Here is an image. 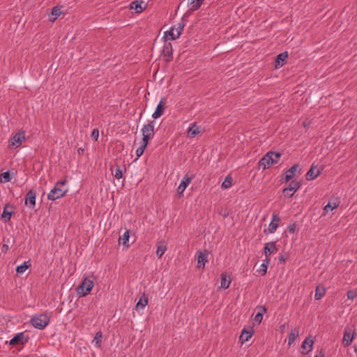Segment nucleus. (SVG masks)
Returning <instances> with one entry per match:
<instances>
[{
  "mask_svg": "<svg viewBox=\"0 0 357 357\" xmlns=\"http://www.w3.org/2000/svg\"><path fill=\"white\" fill-rule=\"evenodd\" d=\"M91 137L95 140L97 141L99 137V130L96 128L93 129L91 132Z\"/></svg>",
  "mask_w": 357,
  "mask_h": 357,
  "instance_id": "obj_43",
  "label": "nucleus"
},
{
  "mask_svg": "<svg viewBox=\"0 0 357 357\" xmlns=\"http://www.w3.org/2000/svg\"><path fill=\"white\" fill-rule=\"evenodd\" d=\"M12 212H8L6 211V208L3 209V213H2V218H6V220H10L11 216H12Z\"/></svg>",
  "mask_w": 357,
  "mask_h": 357,
  "instance_id": "obj_41",
  "label": "nucleus"
},
{
  "mask_svg": "<svg viewBox=\"0 0 357 357\" xmlns=\"http://www.w3.org/2000/svg\"><path fill=\"white\" fill-rule=\"evenodd\" d=\"M172 44L169 43H166L164 45L163 50H162L163 55L165 57H166V59H165L166 61H169L172 59Z\"/></svg>",
  "mask_w": 357,
  "mask_h": 357,
  "instance_id": "obj_24",
  "label": "nucleus"
},
{
  "mask_svg": "<svg viewBox=\"0 0 357 357\" xmlns=\"http://www.w3.org/2000/svg\"><path fill=\"white\" fill-rule=\"evenodd\" d=\"M321 174V170L317 166L312 165L306 174V179L311 181L315 179Z\"/></svg>",
  "mask_w": 357,
  "mask_h": 357,
  "instance_id": "obj_15",
  "label": "nucleus"
},
{
  "mask_svg": "<svg viewBox=\"0 0 357 357\" xmlns=\"http://www.w3.org/2000/svg\"><path fill=\"white\" fill-rule=\"evenodd\" d=\"M288 230L290 234H294L296 231V225L293 224L288 227Z\"/></svg>",
  "mask_w": 357,
  "mask_h": 357,
  "instance_id": "obj_45",
  "label": "nucleus"
},
{
  "mask_svg": "<svg viewBox=\"0 0 357 357\" xmlns=\"http://www.w3.org/2000/svg\"><path fill=\"white\" fill-rule=\"evenodd\" d=\"M146 146L147 145H145V144L142 142L140 146L137 148V149L136 150V155L137 158H139L144 153Z\"/></svg>",
  "mask_w": 357,
  "mask_h": 357,
  "instance_id": "obj_39",
  "label": "nucleus"
},
{
  "mask_svg": "<svg viewBox=\"0 0 357 357\" xmlns=\"http://www.w3.org/2000/svg\"><path fill=\"white\" fill-rule=\"evenodd\" d=\"M355 329L352 327L347 326L344 328L342 344L344 347H349L355 336Z\"/></svg>",
  "mask_w": 357,
  "mask_h": 357,
  "instance_id": "obj_8",
  "label": "nucleus"
},
{
  "mask_svg": "<svg viewBox=\"0 0 357 357\" xmlns=\"http://www.w3.org/2000/svg\"><path fill=\"white\" fill-rule=\"evenodd\" d=\"M27 340L25 338L24 333H20L16 334L10 341L9 344L10 345H16V344H24L26 343Z\"/></svg>",
  "mask_w": 357,
  "mask_h": 357,
  "instance_id": "obj_13",
  "label": "nucleus"
},
{
  "mask_svg": "<svg viewBox=\"0 0 357 357\" xmlns=\"http://www.w3.org/2000/svg\"><path fill=\"white\" fill-rule=\"evenodd\" d=\"M192 176H189L188 175H185L183 176L181 181V183L178 185V188L177 189V192L179 194V195H182L185 190L187 188V187L189 185V184L191 183L192 180Z\"/></svg>",
  "mask_w": 357,
  "mask_h": 357,
  "instance_id": "obj_10",
  "label": "nucleus"
},
{
  "mask_svg": "<svg viewBox=\"0 0 357 357\" xmlns=\"http://www.w3.org/2000/svg\"><path fill=\"white\" fill-rule=\"evenodd\" d=\"M298 167H299V165L296 164V165H293L291 168H289L288 170L286 171V172L284 174L285 182L289 181L291 179H292L294 177Z\"/></svg>",
  "mask_w": 357,
  "mask_h": 357,
  "instance_id": "obj_20",
  "label": "nucleus"
},
{
  "mask_svg": "<svg viewBox=\"0 0 357 357\" xmlns=\"http://www.w3.org/2000/svg\"><path fill=\"white\" fill-rule=\"evenodd\" d=\"M68 190L66 186V181H58L47 195V199L51 201L56 200L63 197L67 193Z\"/></svg>",
  "mask_w": 357,
  "mask_h": 357,
  "instance_id": "obj_1",
  "label": "nucleus"
},
{
  "mask_svg": "<svg viewBox=\"0 0 357 357\" xmlns=\"http://www.w3.org/2000/svg\"><path fill=\"white\" fill-rule=\"evenodd\" d=\"M61 13L62 12L61 10V8L60 7L54 6L52 9L50 20L51 21L56 20L61 15Z\"/></svg>",
  "mask_w": 357,
  "mask_h": 357,
  "instance_id": "obj_32",
  "label": "nucleus"
},
{
  "mask_svg": "<svg viewBox=\"0 0 357 357\" xmlns=\"http://www.w3.org/2000/svg\"><path fill=\"white\" fill-rule=\"evenodd\" d=\"M29 268V266L26 264V262H24L20 266H18L16 268V271L17 273L22 274L24 273L27 268Z\"/></svg>",
  "mask_w": 357,
  "mask_h": 357,
  "instance_id": "obj_38",
  "label": "nucleus"
},
{
  "mask_svg": "<svg viewBox=\"0 0 357 357\" xmlns=\"http://www.w3.org/2000/svg\"><path fill=\"white\" fill-rule=\"evenodd\" d=\"M208 253L206 251L205 252H202L201 251L197 252V268L199 269H204L207 262Z\"/></svg>",
  "mask_w": 357,
  "mask_h": 357,
  "instance_id": "obj_11",
  "label": "nucleus"
},
{
  "mask_svg": "<svg viewBox=\"0 0 357 357\" xmlns=\"http://www.w3.org/2000/svg\"><path fill=\"white\" fill-rule=\"evenodd\" d=\"M264 252L266 257H269L270 255L277 252L276 245L275 242H269L265 244Z\"/></svg>",
  "mask_w": 357,
  "mask_h": 357,
  "instance_id": "obj_19",
  "label": "nucleus"
},
{
  "mask_svg": "<svg viewBox=\"0 0 357 357\" xmlns=\"http://www.w3.org/2000/svg\"><path fill=\"white\" fill-rule=\"evenodd\" d=\"M231 283V279L230 277L227 275L226 274L222 273L221 275V284L220 287L222 289H227Z\"/></svg>",
  "mask_w": 357,
  "mask_h": 357,
  "instance_id": "obj_28",
  "label": "nucleus"
},
{
  "mask_svg": "<svg viewBox=\"0 0 357 357\" xmlns=\"http://www.w3.org/2000/svg\"><path fill=\"white\" fill-rule=\"evenodd\" d=\"M280 156L281 154L279 153L269 151L259 160V166L263 169L269 168L279 162Z\"/></svg>",
  "mask_w": 357,
  "mask_h": 357,
  "instance_id": "obj_2",
  "label": "nucleus"
},
{
  "mask_svg": "<svg viewBox=\"0 0 357 357\" xmlns=\"http://www.w3.org/2000/svg\"><path fill=\"white\" fill-rule=\"evenodd\" d=\"M94 286L93 281L85 278L77 288V293L81 296H85L89 294Z\"/></svg>",
  "mask_w": 357,
  "mask_h": 357,
  "instance_id": "obj_5",
  "label": "nucleus"
},
{
  "mask_svg": "<svg viewBox=\"0 0 357 357\" xmlns=\"http://www.w3.org/2000/svg\"><path fill=\"white\" fill-rule=\"evenodd\" d=\"M33 326L39 330L44 329L50 323V317L46 314L33 316L31 319Z\"/></svg>",
  "mask_w": 357,
  "mask_h": 357,
  "instance_id": "obj_3",
  "label": "nucleus"
},
{
  "mask_svg": "<svg viewBox=\"0 0 357 357\" xmlns=\"http://www.w3.org/2000/svg\"><path fill=\"white\" fill-rule=\"evenodd\" d=\"M298 335H299L298 328H296L292 329L291 331V332L289 333V335L288 337V344L291 345L295 342V340L298 337Z\"/></svg>",
  "mask_w": 357,
  "mask_h": 357,
  "instance_id": "obj_27",
  "label": "nucleus"
},
{
  "mask_svg": "<svg viewBox=\"0 0 357 357\" xmlns=\"http://www.w3.org/2000/svg\"><path fill=\"white\" fill-rule=\"evenodd\" d=\"M36 192L33 190L27 192L25 196V204L33 208L36 205Z\"/></svg>",
  "mask_w": 357,
  "mask_h": 357,
  "instance_id": "obj_12",
  "label": "nucleus"
},
{
  "mask_svg": "<svg viewBox=\"0 0 357 357\" xmlns=\"http://www.w3.org/2000/svg\"><path fill=\"white\" fill-rule=\"evenodd\" d=\"M280 221V216L276 213H273L272 215L271 222H270V224L268 225L269 233L272 234L276 231Z\"/></svg>",
  "mask_w": 357,
  "mask_h": 357,
  "instance_id": "obj_16",
  "label": "nucleus"
},
{
  "mask_svg": "<svg viewBox=\"0 0 357 357\" xmlns=\"http://www.w3.org/2000/svg\"><path fill=\"white\" fill-rule=\"evenodd\" d=\"M200 132V128L196 125L195 123L190 124L188 130V136L189 137H195Z\"/></svg>",
  "mask_w": 357,
  "mask_h": 357,
  "instance_id": "obj_25",
  "label": "nucleus"
},
{
  "mask_svg": "<svg viewBox=\"0 0 357 357\" xmlns=\"http://www.w3.org/2000/svg\"><path fill=\"white\" fill-rule=\"evenodd\" d=\"M164 104H165V99L162 98L160 100V101L159 102V103L158 104L155 112L152 114L153 119H158L159 117H160L162 115H163L164 112H165Z\"/></svg>",
  "mask_w": 357,
  "mask_h": 357,
  "instance_id": "obj_14",
  "label": "nucleus"
},
{
  "mask_svg": "<svg viewBox=\"0 0 357 357\" xmlns=\"http://www.w3.org/2000/svg\"><path fill=\"white\" fill-rule=\"evenodd\" d=\"M25 140V133L24 131H19L16 132L10 139L9 148L16 149L19 147L22 143Z\"/></svg>",
  "mask_w": 357,
  "mask_h": 357,
  "instance_id": "obj_7",
  "label": "nucleus"
},
{
  "mask_svg": "<svg viewBox=\"0 0 357 357\" xmlns=\"http://www.w3.org/2000/svg\"><path fill=\"white\" fill-rule=\"evenodd\" d=\"M102 337V333L100 331H99L96 334L95 337H93L92 342L93 344H95V345L97 347H100L101 345Z\"/></svg>",
  "mask_w": 357,
  "mask_h": 357,
  "instance_id": "obj_35",
  "label": "nucleus"
},
{
  "mask_svg": "<svg viewBox=\"0 0 357 357\" xmlns=\"http://www.w3.org/2000/svg\"><path fill=\"white\" fill-rule=\"evenodd\" d=\"M232 178L230 176H227L225 178L224 181L222 182L221 185V188L222 189H228L232 185Z\"/></svg>",
  "mask_w": 357,
  "mask_h": 357,
  "instance_id": "obj_33",
  "label": "nucleus"
},
{
  "mask_svg": "<svg viewBox=\"0 0 357 357\" xmlns=\"http://www.w3.org/2000/svg\"><path fill=\"white\" fill-rule=\"evenodd\" d=\"M3 247H4V249H8V246L6 245H4Z\"/></svg>",
  "mask_w": 357,
  "mask_h": 357,
  "instance_id": "obj_48",
  "label": "nucleus"
},
{
  "mask_svg": "<svg viewBox=\"0 0 357 357\" xmlns=\"http://www.w3.org/2000/svg\"><path fill=\"white\" fill-rule=\"evenodd\" d=\"M340 204V201L337 198L331 199L328 203L324 206V210L326 213L333 211L337 208Z\"/></svg>",
  "mask_w": 357,
  "mask_h": 357,
  "instance_id": "obj_22",
  "label": "nucleus"
},
{
  "mask_svg": "<svg viewBox=\"0 0 357 357\" xmlns=\"http://www.w3.org/2000/svg\"><path fill=\"white\" fill-rule=\"evenodd\" d=\"M130 8L135 10L137 13H140L143 11L144 8L142 3L138 1H134L130 4Z\"/></svg>",
  "mask_w": 357,
  "mask_h": 357,
  "instance_id": "obj_30",
  "label": "nucleus"
},
{
  "mask_svg": "<svg viewBox=\"0 0 357 357\" xmlns=\"http://www.w3.org/2000/svg\"><path fill=\"white\" fill-rule=\"evenodd\" d=\"M167 245L165 244H160L157 246L156 255L158 258H160L166 252Z\"/></svg>",
  "mask_w": 357,
  "mask_h": 357,
  "instance_id": "obj_34",
  "label": "nucleus"
},
{
  "mask_svg": "<svg viewBox=\"0 0 357 357\" xmlns=\"http://www.w3.org/2000/svg\"><path fill=\"white\" fill-rule=\"evenodd\" d=\"M259 311L255 316L254 321L258 324H260L263 319V314L266 312V308L264 306H260L259 307Z\"/></svg>",
  "mask_w": 357,
  "mask_h": 357,
  "instance_id": "obj_31",
  "label": "nucleus"
},
{
  "mask_svg": "<svg viewBox=\"0 0 357 357\" xmlns=\"http://www.w3.org/2000/svg\"><path fill=\"white\" fill-rule=\"evenodd\" d=\"M356 296H357V293H356V291H354V290H349V291H348V292H347V298L349 299L353 300L355 298H356Z\"/></svg>",
  "mask_w": 357,
  "mask_h": 357,
  "instance_id": "obj_42",
  "label": "nucleus"
},
{
  "mask_svg": "<svg viewBox=\"0 0 357 357\" xmlns=\"http://www.w3.org/2000/svg\"><path fill=\"white\" fill-rule=\"evenodd\" d=\"M252 328H250L249 330L243 328L239 337V340L241 342L242 344H243L244 342H248L252 337Z\"/></svg>",
  "mask_w": 357,
  "mask_h": 357,
  "instance_id": "obj_18",
  "label": "nucleus"
},
{
  "mask_svg": "<svg viewBox=\"0 0 357 357\" xmlns=\"http://www.w3.org/2000/svg\"><path fill=\"white\" fill-rule=\"evenodd\" d=\"M269 262V257H266V259L263 261V263L261 265V268L259 270V271L261 272V275L266 274Z\"/></svg>",
  "mask_w": 357,
  "mask_h": 357,
  "instance_id": "obj_36",
  "label": "nucleus"
},
{
  "mask_svg": "<svg viewBox=\"0 0 357 357\" xmlns=\"http://www.w3.org/2000/svg\"><path fill=\"white\" fill-rule=\"evenodd\" d=\"M325 355L322 351H320L318 355H316L314 357H324Z\"/></svg>",
  "mask_w": 357,
  "mask_h": 357,
  "instance_id": "obj_46",
  "label": "nucleus"
},
{
  "mask_svg": "<svg viewBox=\"0 0 357 357\" xmlns=\"http://www.w3.org/2000/svg\"><path fill=\"white\" fill-rule=\"evenodd\" d=\"M3 247H4V249H8V246L6 245H4Z\"/></svg>",
  "mask_w": 357,
  "mask_h": 357,
  "instance_id": "obj_47",
  "label": "nucleus"
},
{
  "mask_svg": "<svg viewBox=\"0 0 357 357\" xmlns=\"http://www.w3.org/2000/svg\"><path fill=\"white\" fill-rule=\"evenodd\" d=\"M288 54L287 52L279 54L275 59V68H281L284 64Z\"/></svg>",
  "mask_w": 357,
  "mask_h": 357,
  "instance_id": "obj_23",
  "label": "nucleus"
},
{
  "mask_svg": "<svg viewBox=\"0 0 357 357\" xmlns=\"http://www.w3.org/2000/svg\"><path fill=\"white\" fill-rule=\"evenodd\" d=\"M149 297L146 294H143L139 298L135 305V310L137 311H139L143 310L148 304Z\"/></svg>",
  "mask_w": 357,
  "mask_h": 357,
  "instance_id": "obj_17",
  "label": "nucleus"
},
{
  "mask_svg": "<svg viewBox=\"0 0 357 357\" xmlns=\"http://www.w3.org/2000/svg\"><path fill=\"white\" fill-rule=\"evenodd\" d=\"M183 27L184 25L183 24L178 23L165 33V38L172 40L178 38L183 30Z\"/></svg>",
  "mask_w": 357,
  "mask_h": 357,
  "instance_id": "obj_6",
  "label": "nucleus"
},
{
  "mask_svg": "<svg viewBox=\"0 0 357 357\" xmlns=\"http://www.w3.org/2000/svg\"><path fill=\"white\" fill-rule=\"evenodd\" d=\"M155 121H151L149 123L145 124L141 131L142 133V142L147 145L149 140L154 136Z\"/></svg>",
  "mask_w": 357,
  "mask_h": 357,
  "instance_id": "obj_4",
  "label": "nucleus"
},
{
  "mask_svg": "<svg viewBox=\"0 0 357 357\" xmlns=\"http://www.w3.org/2000/svg\"><path fill=\"white\" fill-rule=\"evenodd\" d=\"M314 345V340L311 336H309L305 339L303 342L301 348L304 350H306V353L310 352L313 349Z\"/></svg>",
  "mask_w": 357,
  "mask_h": 357,
  "instance_id": "obj_21",
  "label": "nucleus"
},
{
  "mask_svg": "<svg viewBox=\"0 0 357 357\" xmlns=\"http://www.w3.org/2000/svg\"><path fill=\"white\" fill-rule=\"evenodd\" d=\"M129 231L126 230L122 236L119 237V242L122 244L123 246L128 248L129 246L128 241H129Z\"/></svg>",
  "mask_w": 357,
  "mask_h": 357,
  "instance_id": "obj_29",
  "label": "nucleus"
},
{
  "mask_svg": "<svg viewBox=\"0 0 357 357\" xmlns=\"http://www.w3.org/2000/svg\"><path fill=\"white\" fill-rule=\"evenodd\" d=\"M1 176L6 181H9L10 180V174L8 172H3L1 174Z\"/></svg>",
  "mask_w": 357,
  "mask_h": 357,
  "instance_id": "obj_44",
  "label": "nucleus"
},
{
  "mask_svg": "<svg viewBox=\"0 0 357 357\" xmlns=\"http://www.w3.org/2000/svg\"><path fill=\"white\" fill-rule=\"evenodd\" d=\"M301 185L298 181H292L289 183V186L283 189V195L284 197H291L300 188Z\"/></svg>",
  "mask_w": 357,
  "mask_h": 357,
  "instance_id": "obj_9",
  "label": "nucleus"
},
{
  "mask_svg": "<svg viewBox=\"0 0 357 357\" xmlns=\"http://www.w3.org/2000/svg\"><path fill=\"white\" fill-rule=\"evenodd\" d=\"M204 0H188V7L190 10H196L200 8Z\"/></svg>",
  "mask_w": 357,
  "mask_h": 357,
  "instance_id": "obj_26",
  "label": "nucleus"
},
{
  "mask_svg": "<svg viewBox=\"0 0 357 357\" xmlns=\"http://www.w3.org/2000/svg\"><path fill=\"white\" fill-rule=\"evenodd\" d=\"M324 294H325V289L324 288H319V287H317L316 289L314 298L316 300H319L324 295Z\"/></svg>",
  "mask_w": 357,
  "mask_h": 357,
  "instance_id": "obj_37",
  "label": "nucleus"
},
{
  "mask_svg": "<svg viewBox=\"0 0 357 357\" xmlns=\"http://www.w3.org/2000/svg\"><path fill=\"white\" fill-rule=\"evenodd\" d=\"M114 176L116 179H120L123 177V172H122L121 169L119 167H117L115 169Z\"/></svg>",
  "mask_w": 357,
  "mask_h": 357,
  "instance_id": "obj_40",
  "label": "nucleus"
}]
</instances>
